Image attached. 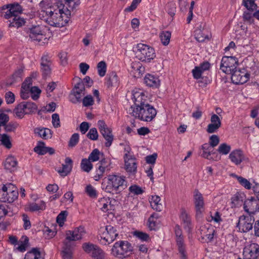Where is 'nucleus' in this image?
Returning <instances> with one entry per match:
<instances>
[{
	"label": "nucleus",
	"instance_id": "nucleus-53",
	"mask_svg": "<svg viewBox=\"0 0 259 259\" xmlns=\"http://www.w3.org/2000/svg\"><path fill=\"white\" fill-rule=\"evenodd\" d=\"M100 152L98 149H95L90 154L88 159L93 162L98 161L100 158Z\"/></svg>",
	"mask_w": 259,
	"mask_h": 259
},
{
	"label": "nucleus",
	"instance_id": "nucleus-5",
	"mask_svg": "<svg viewBox=\"0 0 259 259\" xmlns=\"http://www.w3.org/2000/svg\"><path fill=\"white\" fill-rule=\"evenodd\" d=\"M17 188L12 184L3 185L0 188V200L3 202L12 203L18 197Z\"/></svg>",
	"mask_w": 259,
	"mask_h": 259
},
{
	"label": "nucleus",
	"instance_id": "nucleus-35",
	"mask_svg": "<svg viewBox=\"0 0 259 259\" xmlns=\"http://www.w3.org/2000/svg\"><path fill=\"white\" fill-rule=\"evenodd\" d=\"M158 214L156 213L152 214L148 221V226L150 230H154L156 229L158 225L157 219H158Z\"/></svg>",
	"mask_w": 259,
	"mask_h": 259
},
{
	"label": "nucleus",
	"instance_id": "nucleus-52",
	"mask_svg": "<svg viewBox=\"0 0 259 259\" xmlns=\"http://www.w3.org/2000/svg\"><path fill=\"white\" fill-rule=\"evenodd\" d=\"M67 215L66 211H62L57 217V222L60 226H63Z\"/></svg>",
	"mask_w": 259,
	"mask_h": 259
},
{
	"label": "nucleus",
	"instance_id": "nucleus-55",
	"mask_svg": "<svg viewBox=\"0 0 259 259\" xmlns=\"http://www.w3.org/2000/svg\"><path fill=\"white\" fill-rule=\"evenodd\" d=\"M30 93L31 94V98L33 100H36L39 97L41 90L37 87L34 86L31 88Z\"/></svg>",
	"mask_w": 259,
	"mask_h": 259
},
{
	"label": "nucleus",
	"instance_id": "nucleus-43",
	"mask_svg": "<svg viewBox=\"0 0 259 259\" xmlns=\"http://www.w3.org/2000/svg\"><path fill=\"white\" fill-rule=\"evenodd\" d=\"M0 141L2 144L8 149L12 147L10 137L5 134L0 135Z\"/></svg>",
	"mask_w": 259,
	"mask_h": 259
},
{
	"label": "nucleus",
	"instance_id": "nucleus-57",
	"mask_svg": "<svg viewBox=\"0 0 259 259\" xmlns=\"http://www.w3.org/2000/svg\"><path fill=\"white\" fill-rule=\"evenodd\" d=\"M19 125L17 122H10L8 124H6L4 127L7 132H14Z\"/></svg>",
	"mask_w": 259,
	"mask_h": 259
},
{
	"label": "nucleus",
	"instance_id": "nucleus-7",
	"mask_svg": "<svg viewBox=\"0 0 259 259\" xmlns=\"http://www.w3.org/2000/svg\"><path fill=\"white\" fill-rule=\"evenodd\" d=\"M99 235L103 239L102 243L105 244L112 242L118 236V233L115 228L111 226H107L105 227H101L99 229Z\"/></svg>",
	"mask_w": 259,
	"mask_h": 259
},
{
	"label": "nucleus",
	"instance_id": "nucleus-46",
	"mask_svg": "<svg viewBox=\"0 0 259 259\" xmlns=\"http://www.w3.org/2000/svg\"><path fill=\"white\" fill-rule=\"evenodd\" d=\"M231 148L229 145L224 143L220 145L217 149L218 152L222 155H227L231 151Z\"/></svg>",
	"mask_w": 259,
	"mask_h": 259
},
{
	"label": "nucleus",
	"instance_id": "nucleus-61",
	"mask_svg": "<svg viewBox=\"0 0 259 259\" xmlns=\"http://www.w3.org/2000/svg\"><path fill=\"white\" fill-rule=\"evenodd\" d=\"M195 36L196 39L199 42H203L206 38H208L206 35H204L201 30H195Z\"/></svg>",
	"mask_w": 259,
	"mask_h": 259
},
{
	"label": "nucleus",
	"instance_id": "nucleus-3",
	"mask_svg": "<svg viewBox=\"0 0 259 259\" xmlns=\"http://www.w3.org/2000/svg\"><path fill=\"white\" fill-rule=\"evenodd\" d=\"M128 112L135 118L146 122L151 121L157 114L156 110L149 104L140 108L131 106Z\"/></svg>",
	"mask_w": 259,
	"mask_h": 259
},
{
	"label": "nucleus",
	"instance_id": "nucleus-31",
	"mask_svg": "<svg viewBox=\"0 0 259 259\" xmlns=\"http://www.w3.org/2000/svg\"><path fill=\"white\" fill-rule=\"evenodd\" d=\"M34 132L44 139H48L52 137L51 131L48 128H35Z\"/></svg>",
	"mask_w": 259,
	"mask_h": 259
},
{
	"label": "nucleus",
	"instance_id": "nucleus-21",
	"mask_svg": "<svg viewBox=\"0 0 259 259\" xmlns=\"http://www.w3.org/2000/svg\"><path fill=\"white\" fill-rule=\"evenodd\" d=\"M125 169L130 174H135L137 172V163L135 157L124 159Z\"/></svg>",
	"mask_w": 259,
	"mask_h": 259
},
{
	"label": "nucleus",
	"instance_id": "nucleus-14",
	"mask_svg": "<svg viewBox=\"0 0 259 259\" xmlns=\"http://www.w3.org/2000/svg\"><path fill=\"white\" fill-rule=\"evenodd\" d=\"M85 234L84 228L79 226L73 230H69L66 232V239L68 241H77L81 239L82 236Z\"/></svg>",
	"mask_w": 259,
	"mask_h": 259
},
{
	"label": "nucleus",
	"instance_id": "nucleus-12",
	"mask_svg": "<svg viewBox=\"0 0 259 259\" xmlns=\"http://www.w3.org/2000/svg\"><path fill=\"white\" fill-rule=\"evenodd\" d=\"M254 221L253 217L250 214L247 216L241 215L239 217L236 227L240 232H247L252 229Z\"/></svg>",
	"mask_w": 259,
	"mask_h": 259
},
{
	"label": "nucleus",
	"instance_id": "nucleus-44",
	"mask_svg": "<svg viewBox=\"0 0 259 259\" xmlns=\"http://www.w3.org/2000/svg\"><path fill=\"white\" fill-rule=\"evenodd\" d=\"M211 147L207 143L202 145L203 152L201 154V156L207 159H211Z\"/></svg>",
	"mask_w": 259,
	"mask_h": 259
},
{
	"label": "nucleus",
	"instance_id": "nucleus-50",
	"mask_svg": "<svg viewBox=\"0 0 259 259\" xmlns=\"http://www.w3.org/2000/svg\"><path fill=\"white\" fill-rule=\"evenodd\" d=\"M98 74L101 77L105 76L106 72L107 66L105 62L100 61L97 64Z\"/></svg>",
	"mask_w": 259,
	"mask_h": 259
},
{
	"label": "nucleus",
	"instance_id": "nucleus-60",
	"mask_svg": "<svg viewBox=\"0 0 259 259\" xmlns=\"http://www.w3.org/2000/svg\"><path fill=\"white\" fill-rule=\"evenodd\" d=\"M85 192L87 194L92 198L97 197V192L96 189L91 185H88L85 188Z\"/></svg>",
	"mask_w": 259,
	"mask_h": 259
},
{
	"label": "nucleus",
	"instance_id": "nucleus-28",
	"mask_svg": "<svg viewBox=\"0 0 259 259\" xmlns=\"http://www.w3.org/2000/svg\"><path fill=\"white\" fill-rule=\"evenodd\" d=\"M175 231L178 248L179 249L186 247V245L184 242V237L182 235V231L180 226L176 225L175 228Z\"/></svg>",
	"mask_w": 259,
	"mask_h": 259
},
{
	"label": "nucleus",
	"instance_id": "nucleus-25",
	"mask_svg": "<svg viewBox=\"0 0 259 259\" xmlns=\"http://www.w3.org/2000/svg\"><path fill=\"white\" fill-rule=\"evenodd\" d=\"M65 164H62V167L57 171L63 177L67 176L71 170L72 160L69 157H67L65 160Z\"/></svg>",
	"mask_w": 259,
	"mask_h": 259
},
{
	"label": "nucleus",
	"instance_id": "nucleus-48",
	"mask_svg": "<svg viewBox=\"0 0 259 259\" xmlns=\"http://www.w3.org/2000/svg\"><path fill=\"white\" fill-rule=\"evenodd\" d=\"M82 249L86 253H92V254H93V252H94L96 248H98V246L93 243L86 242L82 244Z\"/></svg>",
	"mask_w": 259,
	"mask_h": 259
},
{
	"label": "nucleus",
	"instance_id": "nucleus-2",
	"mask_svg": "<svg viewBox=\"0 0 259 259\" xmlns=\"http://www.w3.org/2000/svg\"><path fill=\"white\" fill-rule=\"evenodd\" d=\"M126 184L125 177L110 175L104 179L101 188L107 193L112 194H119L127 187Z\"/></svg>",
	"mask_w": 259,
	"mask_h": 259
},
{
	"label": "nucleus",
	"instance_id": "nucleus-49",
	"mask_svg": "<svg viewBox=\"0 0 259 259\" xmlns=\"http://www.w3.org/2000/svg\"><path fill=\"white\" fill-rule=\"evenodd\" d=\"M243 5L246 8V10L254 11L257 8L254 0H243Z\"/></svg>",
	"mask_w": 259,
	"mask_h": 259
},
{
	"label": "nucleus",
	"instance_id": "nucleus-30",
	"mask_svg": "<svg viewBox=\"0 0 259 259\" xmlns=\"http://www.w3.org/2000/svg\"><path fill=\"white\" fill-rule=\"evenodd\" d=\"M14 115L18 118L22 119L25 114H27L23 102L16 106L13 110Z\"/></svg>",
	"mask_w": 259,
	"mask_h": 259
},
{
	"label": "nucleus",
	"instance_id": "nucleus-15",
	"mask_svg": "<svg viewBox=\"0 0 259 259\" xmlns=\"http://www.w3.org/2000/svg\"><path fill=\"white\" fill-rule=\"evenodd\" d=\"M41 71L44 77L49 76L52 72V62L48 55H45L41 58Z\"/></svg>",
	"mask_w": 259,
	"mask_h": 259
},
{
	"label": "nucleus",
	"instance_id": "nucleus-34",
	"mask_svg": "<svg viewBox=\"0 0 259 259\" xmlns=\"http://www.w3.org/2000/svg\"><path fill=\"white\" fill-rule=\"evenodd\" d=\"M243 20L248 24L254 23V11L245 10L242 15Z\"/></svg>",
	"mask_w": 259,
	"mask_h": 259
},
{
	"label": "nucleus",
	"instance_id": "nucleus-33",
	"mask_svg": "<svg viewBox=\"0 0 259 259\" xmlns=\"http://www.w3.org/2000/svg\"><path fill=\"white\" fill-rule=\"evenodd\" d=\"M160 198L158 196L155 195L152 196L150 201L152 208L157 211H160L162 208V205L160 202Z\"/></svg>",
	"mask_w": 259,
	"mask_h": 259
},
{
	"label": "nucleus",
	"instance_id": "nucleus-42",
	"mask_svg": "<svg viewBox=\"0 0 259 259\" xmlns=\"http://www.w3.org/2000/svg\"><path fill=\"white\" fill-rule=\"evenodd\" d=\"M232 176L236 178L237 179L238 182L244 188L248 190L251 189V184L246 179L240 176H238L235 174H232Z\"/></svg>",
	"mask_w": 259,
	"mask_h": 259
},
{
	"label": "nucleus",
	"instance_id": "nucleus-6",
	"mask_svg": "<svg viewBox=\"0 0 259 259\" xmlns=\"http://www.w3.org/2000/svg\"><path fill=\"white\" fill-rule=\"evenodd\" d=\"M137 48L136 57L142 62H149L156 56L154 49L149 46L139 44Z\"/></svg>",
	"mask_w": 259,
	"mask_h": 259
},
{
	"label": "nucleus",
	"instance_id": "nucleus-39",
	"mask_svg": "<svg viewBox=\"0 0 259 259\" xmlns=\"http://www.w3.org/2000/svg\"><path fill=\"white\" fill-rule=\"evenodd\" d=\"M159 37L162 44L164 46H167L169 43L171 32L169 31H163L160 33Z\"/></svg>",
	"mask_w": 259,
	"mask_h": 259
},
{
	"label": "nucleus",
	"instance_id": "nucleus-41",
	"mask_svg": "<svg viewBox=\"0 0 259 259\" xmlns=\"http://www.w3.org/2000/svg\"><path fill=\"white\" fill-rule=\"evenodd\" d=\"M80 167L83 171L89 172L93 168V165L90 160L84 158L81 160Z\"/></svg>",
	"mask_w": 259,
	"mask_h": 259
},
{
	"label": "nucleus",
	"instance_id": "nucleus-16",
	"mask_svg": "<svg viewBox=\"0 0 259 259\" xmlns=\"http://www.w3.org/2000/svg\"><path fill=\"white\" fill-rule=\"evenodd\" d=\"M85 87L83 82L79 79V81L75 85L72 92L75 97L74 100H72V102L76 103L80 102L82 97L84 95Z\"/></svg>",
	"mask_w": 259,
	"mask_h": 259
},
{
	"label": "nucleus",
	"instance_id": "nucleus-62",
	"mask_svg": "<svg viewBox=\"0 0 259 259\" xmlns=\"http://www.w3.org/2000/svg\"><path fill=\"white\" fill-rule=\"evenodd\" d=\"M129 191L134 195H140L144 192V190L139 186L134 185L129 188Z\"/></svg>",
	"mask_w": 259,
	"mask_h": 259
},
{
	"label": "nucleus",
	"instance_id": "nucleus-51",
	"mask_svg": "<svg viewBox=\"0 0 259 259\" xmlns=\"http://www.w3.org/2000/svg\"><path fill=\"white\" fill-rule=\"evenodd\" d=\"M28 238L27 237H22L21 240L18 244V246L17 247V249L21 252H24L26 250V248L27 244L28 243Z\"/></svg>",
	"mask_w": 259,
	"mask_h": 259
},
{
	"label": "nucleus",
	"instance_id": "nucleus-38",
	"mask_svg": "<svg viewBox=\"0 0 259 259\" xmlns=\"http://www.w3.org/2000/svg\"><path fill=\"white\" fill-rule=\"evenodd\" d=\"M111 201L109 198H101L99 201V205L101 206V210L104 212H106L109 210L108 206L111 208L112 206L110 205Z\"/></svg>",
	"mask_w": 259,
	"mask_h": 259
},
{
	"label": "nucleus",
	"instance_id": "nucleus-45",
	"mask_svg": "<svg viewBox=\"0 0 259 259\" xmlns=\"http://www.w3.org/2000/svg\"><path fill=\"white\" fill-rule=\"evenodd\" d=\"M22 8L18 3L10 4V11L13 12V16H18L22 12Z\"/></svg>",
	"mask_w": 259,
	"mask_h": 259
},
{
	"label": "nucleus",
	"instance_id": "nucleus-64",
	"mask_svg": "<svg viewBox=\"0 0 259 259\" xmlns=\"http://www.w3.org/2000/svg\"><path fill=\"white\" fill-rule=\"evenodd\" d=\"M79 141V135L77 133L73 134L71 138L70 139L68 146L70 147H74L78 142Z\"/></svg>",
	"mask_w": 259,
	"mask_h": 259
},
{
	"label": "nucleus",
	"instance_id": "nucleus-19",
	"mask_svg": "<svg viewBox=\"0 0 259 259\" xmlns=\"http://www.w3.org/2000/svg\"><path fill=\"white\" fill-rule=\"evenodd\" d=\"M210 122L206 129L207 132L209 134L215 133L221 126V120L217 114H213L211 115Z\"/></svg>",
	"mask_w": 259,
	"mask_h": 259
},
{
	"label": "nucleus",
	"instance_id": "nucleus-63",
	"mask_svg": "<svg viewBox=\"0 0 259 259\" xmlns=\"http://www.w3.org/2000/svg\"><path fill=\"white\" fill-rule=\"evenodd\" d=\"M23 74V69L22 68H19L16 70L12 75L14 81H18L21 80Z\"/></svg>",
	"mask_w": 259,
	"mask_h": 259
},
{
	"label": "nucleus",
	"instance_id": "nucleus-36",
	"mask_svg": "<svg viewBox=\"0 0 259 259\" xmlns=\"http://www.w3.org/2000/svg\"><path fill=\"white\" fill-rule=\"evenodd\" d=\"M25 21L18 16H14L12 21L10 20L9 27L19 28L24 25Z\"/></svg>",
	"mask_w": 259,
	"mask_h": 259
},
{
	"label": "nucleus",
	"instance_id": "nucleus-24",
	"mask_svg": "<svg viewBox=\"0 0 259 259\" xmlns=\"http://www.w3.org/2000/svg\"><path fill=\"white\" fill-rule=\"evenodd\" d=\"M180 219L183 222L184 229L188 232H190L192 228L191 219L190 216L184 209L181 211Z\"/></svg>",
	"mask_w": 259,
	"mask_h": 259
},
{
	"label": "nucleus",
	"instance_id": "nucleus-20",
	"mask_svg": "<svg viewBox=\"0 0 259 259\" xmlns=\"http://www.w3.org/2000/svg\"><path fill=\"white\" fill-rule=\"evenodd\" d=\"M229 157L231 162L236 165H239L245 159L243 152L240 149L233 150L230 153Z\"/></svg>",
	"mask_w": 259,
	"mask_h": 259
},
{
	"label": "nucleus",
	"instance_id": "nucleus-23",
	"mask_svg": "<svg viewBox=\"0 0 259 259\" xmlns=\"http://www.w3.org/2000/svg\"><path fill=\"white\" fill-rule=\"evenodd\" d=\"M17 165L18 162L16 158L12 155L9 156L4 163L5 168L10 171L16 170Z\"/></svg>",
	"mask_w": 259,
	"mask_h": 259
},
{
	"label": "nucleus",
	"instance_id": "nucleus-13",
	"mask_svg": "<svg viewBox=\"0 0 259 259\" xmlns=\"http://www.w3.org/2000/svg\"><path fill=\"white\" fill-rule=\"evenodd\" d=\"M193 201L197 217H200L204 210V200L202 194L198 189L193 192Z\"/></svg>",
	"mask_w": 259,
	"mask_h": 259
},
{
	"label": "nucleus",
	"instance_id": "nucleus-8",
	"mask_svg": "<svg viewBox=\"0 0 259 259\" xmlns=\"http://www.w3.org/2000/svg\"><path fill=\"white\" fill-rule=\"evenodd\" d=\"M238 64L237 58L233 56H224L222 58L220 69L226 74H230L236 68Z\"/></svg>",
	"mask_w": 259,
	"mask_h": 259
},
{
	"label": "nucleus",
	"instance_id": "nucleus-47",
	"mask_svg": "<svg viewBox=\"0 0 259 259\" xmlns=\"http://www.w3.org/2000/svg\"><path fill=\"white\" fill-rule=\"evenodd\" d=\"M11 208L8 205L4 204H0V219L7 215H12Z\"/></svg>",
	"mask_w": 259,
	"mask_h": 259
},
{
	"label": "nucleus",
	"instance_id": "nucleus-54",
	"mask_svg": "<svg viewBox=\"0 0 259 259\" xmlns=\"http://www.w3.org/2000/svg\"><path fill=\"white\" fill-rule=\"evenodd\" d=\"M166 10L168 14L173 17L176 12V4L172 2H168L166 5Z\"/></svg>",
	"mask_w": 259,
	"mask_h": 259
},
{
	"label": "nucleus",
	"instance_id": "nucleus-37",
	"mask_svg": "<svg viewBox=\"0 0 259 259\" xmlns=\"http://www.w3.org/2000/svg\"><path fill=\"white\" fill-rule=\"evenodd\" d=\"M46 203L44 201H40L39 203H32L29 205V209L31 211L42 210L46 208Z\"/></svg>",
	"mask_w": 259,
	"mask_h": 259
},
{
	"label": "nucleus",
	"instance_id": "nucleus-56",
	"mask_svg": "<svg viewBox=\"0 0 259 259\" xmlns=\"http://www.w3.org/2000/svg\"><path fill=\"white\" fill-rule=\"evenodd\" d=\"M132 67L135 71V73H138V75H140L144 70V68L142 66L140 62H133L132 63Z\"/></svg>",
	"mask_w": 259,
	"mask_h": 259
},
{
	"label": "nucleus",
	"instance_id": "nucleus-26",
	"mask_svg": "<svg viewBox=\"0 0 259 259\" xmlns=\"http://www.w3.org/2000/svg\"><path fill=\"white\" fill-rule=\"evenodd\" d=\"M105 84L108 88L113 87H116L118 85L119 79L115 71H112L109 73L108 77L107 78Z\"/></svg>",
	"mask_w": 259,
	"mask_h": 259
},
{
	"label": "nucleus",
	"instance_id": "nucleus-4",
	"mask_svg": "<svg viewBox=\"0 0 259 259\" xmlns=\"http://www.w3.org/2000/svg\"><path fill=\"white\" fill-rule=\"evenodd\" d=\"M133 250V246L128 241H119L114 243L111 253L114 256L123 259L129 256Z\"/></svg>",
	"mask_w": 259,
	"mask_h": 259
},
{
	"label": "nucleus",
	"instance_id": "nucleus-11",
	"mask_svg": "<svg viewBox=\"0 0 259 259\" xmlns=\"http://www.w3.org/2000/svg\"><path fill=\"white\" fill-rule=\"evenodd\" d=\"M230 74L232 82L236 84L246 82L250 77L249 73L244 68L236 69Z\"/></svg>",
	"mask_w": 259,
	"mask_h": 259
},
{
	"label": "nucleus",
	"instance_id": "nucleus-32",
	"mask_svg": "<svg viewBox=\"0 0 259 259\" xmlns=\"http://www.w3.org/2000/svg\"><path fill=\"white\" fill-rule=\"evenodd\" d=\"M24 259H44L37 248H33L25 255Z\"/></svg>",
	"mask_w": 259,
	"mask_h": 259
},
{
	"label": "nucleus",
	"instance_id": "nucleus-29",
	"mask_svg": "<svg viewBox=\"0 0 259 259\" xmlns=\"http://www.w3.org/2000/svg\"><path fill=\"white\" fill-rule=\"evenodd\" d=\"M145 83L151 87H158L160 84L159 79L153 75L147 74L144 78Z\"/></svg>",
	"mask_w": 259,
	"mask_h": 259
},
{
	"label": "nucleus",
	"instance_id": "nucleus-17",
	"mask_svg": "<svg viewBox=\"0 0 259 259\" xmlns=\"http://www.w3.org/2000/svg\"><path fill=\"white\" fill-rule=\"evenodd\" d=\"M133 100L135 108H140L148 104L147 96L142 92H136L133 93Z\"/></svg>",
	"mask_w": 259,
	"mask_h": 259
},
{
	"label": "nucleus",
	"instance_id": "nucleus-59",
	"mask_svg": "<svg viewBox=\"0 0 259 259\" xmlns=\"http://www.w3.org/2000/svg\"><path fill=\"white\" fill-rule=\"evenodd\" d=\"M92 256L94 259H104V253L99 247L93 252Z\"/></svg>",
	"mask_w": 259,
	"mask_h": 259
},
{
	"label": "nucleus",
	"instance_id": "nucleus-58",
	"mask_svg": "<svg viewBox=\"0 0 259 259\" xmlns=\"http://www.w3.org/2000/svg\"><path fill=\"white\" fill-rule=\"evenodd\" d=\"M87 136L90 140L93 141L97 140L99 136L97 129L95 127L91 128L87 134Z\"/></svg>",
	"mask_w": 259,
	"mask_h": 259
},
{
	"label": "nucleus",
	"instance_id": "nucleus-40",
	"mask_svg": "<svg viewBox=\"0 0 259 259\" xmlns=\"http://www.w3.org/2000/svg\"><path fill=\"white\" fill-rule=\"evenodd\" d=\"M26 110L27 114L35 112L37 109V106L33 102H23Z\"/></svg>",
	"mask_w": 259,
	"mask_h": 259
},
{
	"label": "nucleus",
	"instance_id": "nucleus-1",
	"mask_svg": "<svg viewBox=\"0 0 259 259\" xmlns=\"http://www.w3.org/2000/svg\"><path fill=\"white\" fill-rule=\"evenodd\" d=\"M42 20L52 26L62 27L69 20V17L66 15L63 7L57 4L49 8L42 9L39 13Z\"/></svg>",
	"mask_w": 259,
	"mask_h": 259
},
{
	"label": "nucleus",
	"instance_id": "nucleus-9",
	"mask_svg": "<svg viewBox=\"0 0 259 259\" xmlns=\"http://www.w3.org/2000/svg\"><path fill=\"white\" fill-rule=\"evenodd\" d=\"M98 126L100 133L106 140L105 146L109 147L111 145L114 139L111 128H109L105 122L102 120L98 121Z\"/></svg>",
	"mask_w": 259,
	"mask_h": 259
},
{
	"label": "nucleus",
	"instance_id": "nucleus-22",
	"mask_svg": "<svg viewBox=\"0 0 259 259\" xmlns=\"http://www.w3.org/2000/svg\"><path fill=\"white\" fill-rule=\"evenodd\" d=\"M73 2L74 1H71L60 4L61 7H63V10H65L66 15H68L69 17L71 16L72 13H74V11L76 10V8L78 7L80 3V0H78V2L76 5H74Z\"/></svg>",
	"mask_w": 259,
	"mask_h": 259
},
{
	"label": "nucleus",
	"instance_id": "nucleus-27",
	"mask_svg": "<svg viewBox=\"0 0 259 259\" xmlns=\"http://www.w3.org/2000/svg\"><path fill=\"white\" fill-rule=\"evenodd\" d=\"M244 195L243 194L237 192L231 198V207H239L242 205L243 203Z\"/></svg>",
	"mask_w": 259,
	"mask_h": 259
},
{
	"label": "nucleus",
	"instance_id": "nucleus-10",
	"mask_svg": "<svg viewBox=\"0 0 259 259\" xmlns=\"http://www.w3.org/2000/svg\"><path fill=\"white\" fill-rule=\"evenodd\" d=\"M26 32L32 41L39 42L45 36L44 29L42 26L39 25H32L26 28Z\"/></svg>",
	"mask_w": 259,
	"mask_h": 259
},
{
	"label": "nucleus",
	"instance_id": "nucleus-18",
	"mask_svg": "<svg viewBox=\"0 0 259 259\" xmlns=\"http://www.w3.org/2000/svg\"><path fill=\"white\" fill-rule=\"evenodd\" d=\"M243 207L244 210L250 215L251 213L254 214L256 210L259 209L257 200L252 197L244 202Z\"/></svg>",
	"mask_w": 259,
	"mask_h": 259
}]
</instances>
